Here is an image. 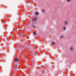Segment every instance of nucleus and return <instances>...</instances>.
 <instances>
[{
    "instance_id": "1",
    "label": "nucleus",
    "mask_w": 76,
    "mask_h": 76,
    "mask_svg": "<svg viewBox=\"0 0 76 76\" xmlns=\"http://www.w3.org/2000/svg\"><path fill=\"white\" fill-rule=\"evenodd\" d=\"M37 20H38V18L37 17H34L33 19H32V21L33 22H37Z\"/></svg>"
},
{
    "instance_id": "2",
    "label": "nucleus",
    "mask_w": 76,
    "mask_h": 76,
    "mask_svg": "<svg viewBox=\"0 0 76 76\" xmlns=\"http://www.w3.org/2000/svg\"><path fill=\"white\" fill-rule=\"evenodd\" d=\"M69 24V22L67 21H66L65 22L64 25H67Z\"/></svg>"
},
{
    "instance_id": "3",
    "label": "nucleus",
    "mask_w": 76,
    "mask_h": 76,
    "mask_svg": "<svg viewBox=\"0 0 76 76\" xmlns=\"http://www.w3.org/2000/svg\"><path fill=\"white\" fill-rule=\"evenodd\" d=\"M19 60L18 59V58H15V62H17V61H19Z\"/></svg>"
},
{
    "instance_id": "4",
    "label": "nucleus",
    "mask_w": 76,
    "mask_h": 76,
    "mask_svg": "<svg viewBox=\"0 0 76 76\" xmlns=\"http://www.w3.org/2000/svg\"><path fill=\"white\" fill-rule=\"evenodd\" d=\"M42 12L43 13H45V10L44 9H42Z\"/></svg>"
},
{
    "instance_id": "5",
    "label": "nucleus",
    "mask_w": 76,
    "mask_h": 76,
    "mask_svg": "<svg viewBox=\"0 0 76 76\" xmlns=\"http://www.w3.org/2000/svg\"><path fill=\"white\" fill-rule=\"evenodd\" d=\"M35 15H39V12H36L35 13Z\"/></svg>"
},
{
    "instance_id": "6",
    "label": "nucleus",
    "mask_w": 76,
    "mask_h": 76,
    "mask_svg": "<svg viewBox=\"0 0 76 76\" xmlns=\"http://www.w3.org/2000/svg\"><path fill=\"white\" fill-rule=\"evenodd\" d=\"M70 49L71 50V51H73V47H71Z\"/></svg>"
},
{
    "instance_id": "7",
    "label": "nucleus",
    "mask_w": 76,
    "mask_h": 76,
    "mask_svg": "<svg viewBox=\"0 0 76 76\" xmlns=\"http://www.w3.org/2000/svg\"><path fill=\"white\" fill-rule=\"evenodd\" d=\"M64 37V36H63V35H61L60 37V38H63Z\"/></svg>"
},
{
    "instance_id": "8",
    "label": "nucleus",
    "mask_w": 76,
    "mask_h": 76,
    "mask_svg": "<svg viewBox=\"0 0 76 76\" xmlns=\"http://www.w3.org/2000/svg\"><path fill=\"white\" fill-rule=\"evenodd\" d=\"M15 67L16 68H17V67H18V65H17V64H15Z\"/></svg>"
},
{
    "instance_id": "9",
    "label": "nucleus",
    "mask_w": 76,
    "mask_h": 76,
    "mask_svg": "<svg viewBox=\"0 0 76 76\" xmlns=\"http://www.w3.org/2000/svg\"><path fill=\"white\" fill-rule=\"evenodd\" d=\"M66 1L67 2H70L71 1V0H66Z\"/></svg>"
},
{
    "instance_id": "10",
    "label": "nucleus",
    "mask_w": 76,
    "mask_h": 76,
    "mask_svg": "<svg viewBox=\"0 0 76 76\" xmlns=\"http://www.w3.org/2000/svg\"><path fill=\"white\" fill-rule=\"evenodd\" d=\"M63 29L64 30H66V27H63Z\"/></svg>"
},
{
    "instance_id": "11",
    "label": "nucleus",
    "mask_w": 76,
    "mask_h": 76,
    "mask_svg": "<svg viewBox=\"0 0 76 76\" xmlns=\"http://www.w3.org/2000/svg\"><path fill=\"white\" fill-rule=\"evenodd\" d=\"M52 44H53V45H55V44H56V43L54 42H53Z\"/></svg>"
},
{
    "instance_id": "12",
    "label": "nucleus",
    "mask_w": 76,
    "mask_h": 76,
    "mask_svg": "<svg viewBox=\"0 0 76 76\" xmlns=\"http://www.w3.org/2000/svg\"><path fill=\"white\" fill-rule=\"evenodd\" d=\"M33 33L34 35H36V34H37V33L36 32H34Z\"/></svg>"
},
{
    "instance_id": "13",
    "label": "nucleus",
    "mask_w": 76,
    "mask_h": 76,
    "mask_svg": "<svg viewBox=\"0 0 76 76\" xmlns=\"http://www.w3.org/2000/svg\"><path fill=\"white\" fill-rule=\"evenodd\" d=\"M23 48H24V47H23Z\"/></svg>"
},
{
    "instance_id": "14",
    "label": "nucleus",
    "mask_w": 76,
    "mask_h": 76,
    "mask_svg": "<svg viewBox=\"0 0 76 76\" xmlns=\"http://www.w3.org/2000/svg\"><path fill=\"white\" fill-rule=\"evenodd\" d=\"M33 63H34V62H33Z\"/></svg>"
}]
</instances>
